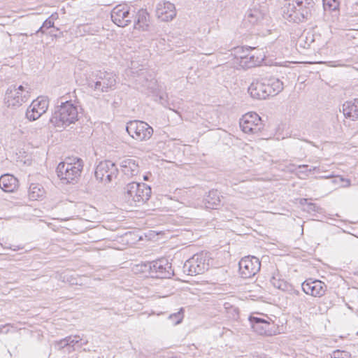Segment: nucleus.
I'll use <instances>...</instances> for the list:
<instances>
[{
	"instance_id": "nucleus-4",
	"label": "nucleus",
	"mask_w": 358,
	"mask_h": 358,
	"mask_svg": "<svg viewBox=\"0 0 358 358\" xmlns=\"http://www.w3.org/2000/svg\"><path fill=\"white\" fill-rule=\"evenodd\" d=\"M151 193L147 184L131 182L124 187V199L130 206H141L149 200Z\"/></svg>"
},
{
	"instance_id": "nucleus-45",
	"label": "nucleus",
	"mask_w": 358,
	"mask_h": 358,
	"mask_svg": "<svg viewBox=\"0 0 358 358\" xmlns=\"http://www.w3.org/2000/svg\"><path fill=\"white\" fill-rule=\"evenodd\" d=\"M172 358H175V357H172Z\"/></svg>"
},
{
	"instance_id": "nucleus-38",
	"label": "nucleus",
	"mask_w": 358,
	"mask_h": 358,
	"mask_svg": "<svg viewBox=\"0 0 358 358\" xmlns=\"http://www.w3.org/2000/svg\"><path fill=\"white\" fill-rule=\"evenodd\" d=\"M44 28H45V27H43V25H42V26H41V27H40V28L36 31V33H40V32H41V33H43H43H44V31H43V29H44Z\"/></svg>"
},
{
	"instance_id": "nucleus-43",
	"label": "nucleus",
	"mask_w": 358,
	"mask_h": 358,
	"mask_svg": "<svg viewBox=\"0 0 358 358\" xmlns=\"http://www.w3.org/2000/svg\"><path fill=\"white\" fill-rule=\"evenodd\" d=\"M143 178H144V180H148V177H147V176H144Z\"/></svg>"
},
{
	"instance_id": "nucleus-22",
	"label": "nucleus",
	"mask_w": 358,
	"mask_h": 358,
	"mask_svg": "<svg viewBox=\"0 0 358 358\" xmlns=\"http://www.w3.org/2000/svg\"><path fill=\"white\" fill-rule=\"evenodd\" d=\"M120 169L124 176L128 178L136 176L139 173L138 164L133 159H126L122 161Z\"/></svg>"
},
{
	"instance_id": "nucleus-11",
	"label": "nucleus",
	"mask_w": 358,
	"mask_h": 358,
	"mask_svg": "<svg viewBox=\"0 0 358 358\" xmlns=\"http://www.w3.org/2000/svg\"><path fill=\"white\" fill-rule=\"evenodd\" d=\"M238 266L241 277L243 278H250L259 272L261 267V262L256 257L248 256L241 259Z\"/></svg>"
},
{
	"instance_id": "nucleus-8",
	"label": "nucleus",
	"mask_w": 358,
	"mask_h": 358,
	"mask_svg": "<svg viewBox=\"0 0 358 358\" xmlns=\"http://www.w3.org/2000/svg\"><path fill=\"white\" fill-rule=\"evenodd\" d=\"M118 174L115 163L110 160L101 162L96 167L94 176L97 180L105 183L110 182Z\"/></svg>"
},
{
	"instance_id": "nucleus-34",
	"label": "nucleus",
	"mask_w": 358,
	"mask_h": 358,
	"mask_svg": "<svg viewBox=\"0 0 358 358\" xmlns=\"http://www.w3.org/2000/svg\"><path fill=\"white\" fill-rule=\"evenodd\" d=\"M55 347L58 350H62V349H64L65 348H68L67 347V343H66V337L64 338H62V339L59 340V341H55Z\"/></svg>"
},
{
	"instance_id": "nucleus-40",
	"label": "nucleus",
	"mask_w": 358,
	"mask_h": 358,
	"mask_svg": "<svg viewBox=\"0 0 358 358\" xmlns=\"http://www.w3.org/2000/svg\"><path fill=\"white\" fill-rule=\"evenodd\" d=\"M87 343H88V341H84L83 343H81V345H86V344H87Z\"/></svg>"
},
{
	"instance_id": "nucleus-17",
	"label": "nucleus",
	"mask_w": 358,
	"mask_h": 358,
	"mask_svg": "<svg viewBox=\"0 0 358 358\" xmlns=\"http://www.w3.org/2000/svg\"><path fill=\"white\" fill-rule=\"evenodd\" d=\"M267 13L265 6L255 4L248 10L245 15V21L251 25H255L264 20Z\"/></svg>"
},
{
	"instance_id": "nucleus-44",
	"label": "nucleus",
	"mask_w": 358,
	"mask_h": 358,
	"mask_svg": "<svg viewBox=\"0 0 358 358\" xmlns=\"http://www.w3.org/2000/svg\"><path fill=\"white\" fill-rule=\"evenodd\" d=\"M240 49H241V48H237V49H236V52H238V51H239V50H240Z\"/></svg>"
},
{
	"instance_id": "nucleus-24",
	"label": "nucleus",
	"mask_w": 358,
	"mask_h": 358,
	"mask_svg": "<svg viewBox=\"0 0 358 358\" xmlns=\"http://www.w3.org/2000/svg\"><path fill=\"white\" fill-rule=\"evenodd\" d=\"M150 24V15L145 9H141L136 14L134 28L143 31H148Z\"/></svg>"
},
{
	"instance_id": "nucleus-7",
	"label": "nucleus",
	"mask_w": 358,
	"mask_h": 358,
	"mask_svg": "<svg viewBox=\"0 0 358 358\" xmlns=\"http://www.w3.org/2000/svg\"><path fill=\"white\" fill-rule=\"evenodd\" d=\"M126 131L134 140H149L153 134V129L147 122L141 120H130L127 123Z\"/></svg>"
},
{
	"instance_id": "nucleus-26",
	"label": "nucleus",
	"mask_w": 358,
	"mask_h": 358,
	"mask_svg": "<svg viewBox=\"0 0 358 358\" xmlns=\"http://www.w3.org/2000/svg\"><path fill=\"white\" fill-rule=\"evenodd\" d=\"M203 203L206 208H215L220 203V193L217 190L212 189L203 199Z\"/></svg>"
},
{
	"instance_id": "nucleus-32",
	"label": "nucleus",
	"mask_w": 358,
	"mask_h": 358,
	"mask_svg": "<svg viewBox=\"0 0 358 358\" xmlns=\"http://www.w3.org/2000/svg\"><path fill=\"white\" fill-rule=\"evenodd\" d=\"M57 17V16L55 15L54 14L51 15V16H50L48 19H46L43 24V27H44L46 29H49L50 27H54V20L56 19Z\"/></svg>"
},
{
	"instance_id": "nucleus-21",
	"label": "nucleus",
	"mask_w": 358,
	"mask_h": 358,
	"mask_svg": "<svg viewBox=\"0 0 358 358\" xmlns=\"http://www.w3.org/2000/svg\"><path fill=\"white\" fill-rule=\"evenodd\" d=\"M264 85V78L254 80L248 87V92L251 96L257 99H266Z\"/></svg>"
},
{
	"instance_id": "nucleus-41",
	"label": "nucleus",
	"mask_w": 358,
	"mask_h": 358,
	"mask_svg": "<svg viewBox=\"0 0 358 358\" xmlns=\"http://www.w3.org/2000/svg\"><path fill=\"white\" fill-rule=\"evenodd\" d=\"M313 35H311V36H310V37H311L310 43H312V42H313V41H314V39L313 38Z\"/></svg>"
},
{
	"instance_id": "nucleus-3",
	"label": "nucleus",
	"mask_w": 358,
	"mask_h": 358,
	"mask_svg": "<svg viewBox=\"0 0 358 358\" xmlns=\"http://www.w3.org/2000/svg\"><path fill=\"white\" fill-rule=\"evenodd\" d=\"M83 166V161L81 159L69 157L58 164L57 173L63 183L74 184L80 177Z\"/></svg>"
},
{
	"instance_id": "nucleus-19",
	"label": "nucleus",
	"mask_w": 358,
	"mask_h": 358,
	"mask_svg": "<svg viewBox=\"0 0 358 358\" xmlns=\"http://www.w3.org/2000/svg\"><path fill=\"white\" fill-rule=\"evenodd\" d=\"M250 321L253 330L259 335L270 336L272 334L273 324L257 317H250Z\"/></svg>"
},
{
	"instance_id": "nucleus-23",
	"label": "nucleus",
	"mask_w": 358,
	"mask_h": 358,
	"mask_svg": "<svg viewBox=\"0 0 358 358\" xmlns=\"http://www.w3.org/2000/svg\"><path fill=\"white\" fill-rule=\"evenodd\" d=\"M19 187L18 180L10 174L0 177V187L5 192H14Z\"/></svg>"
},
{
	"instance_id": "nucleus-13",
	"label": "nucleus",
	"mask_w": 358,
	"mask_h": 358,
	"mask_svg": "<svg viewBox=\"0 0 358 358\" xmlns=\"http://www.w3.org/2000/svg\"><path fill=\"white\" fill-rule=\"evenodd\" d=\"M112 21L118 27L127 26L134 17V13L130 12V8L126 4L116 6L110 13Z\"/></svg>"
},
{
	"instance_id": "nucleus-12",
	"label": "nucleus",
	"mask_w": 358,
	"mask_h": 358,
	"mask_svg": "<svg viewBox=\"0 0 358 358\" xmlns=\"http://www.w3.org/2000/svg\"><path fill=\"white\" fill-rule=\"evenodd\" d=\"M208 269L206 259L202 255H194L187 260L183 265V272L189 275H196L203 273Z\"/></svg>"
},
{
	"instance_id": "nucleus-37",
	"label": "nucleus",
	"mask_w": 358,
	"mask_h": 358,
	"mask_svg": "<svg viewBox=\"0 0 358 358\" xmlns=\"http://www.w3.org/2000/svg\"><path fill=\"white\" fill-rule=\"evenodd\" d=\"M338 179H339V180H341V181H345V182H346V184L345 185V186H349V185H350V180H348V179L345 180V179H343L342 177H339V178H338Z\"/></svg>"
},
{
	"instance_id": "nucleus-36",
	"label": "nucleus",
	"mask_w": 358,
	"mask_h": 358,
	"mask_svg": "<svg viewBox=\"0 0 358 358\" xmlns=\"http://www.w3.org/2000/svg\"><path fill=\"white\" fill-rule=\"evenodd\" d=\"M342 352H340L338 350L334 352L332 358H341L342 357Z\"/></svg>"
},
{
	"instance_id": "nucleus-35",
	"label": "nucleus",
	"mask_w": 358,
	"mask_h": 358,
	"mask_svg": "<svg viewBox=\"0 0 358 358\" xmlns=\"http://www.w3.org/2000/svg\"><path fill=\"white\" fill-rule=\"evenodd\" d=\"M308 165H305V164L299 165V169H306L305 171H302V172H306V171L312 172V171H315L316 169H317V167L314 166V167H313L311 169H308Z\"/></svg>"
},
{
	"instance_id": "nucleus-10",
	"label": "nucleus",
	"mask_w": 358,
	"mask_h": 358,
	"mask_svg": "<svg viewBox=\"0 0 358 358\" xmlns=\"http://www.w3.org/2000/svg\"><path fill=\"white\" fill-rule=\"evenodd\" d=\"M240 127L246 134H258L263 129L261 117L255 113H248L240 120Z\"/></svg>"
},
{
	"instance_id": "nucleus-18",
	"label": "nucleus",
	"mask_w": 358,
	"mask_h": 358,
	"mask_svg": "<svg viewBox=\"0 0 358 358\" xmlns=\"http://www.w3.org/2000/svg\"><path fill=\"white\" fill-rule=\"evenodd\" d=\"M265 55L261 52H252L239 56V65L243 69H250L259 66L264 60Z\"/></svg>"
},
{
	"instance_id": "nucleus-15",
	"label": "nucleus",
	"mask_w": 358,
	"mask_h": 358,
	"mask_svg": "<svg viewBox=\"0 0 358 358\" xmlns=\"http://www.w3.org/2000/svg\"><path fill=\"white\" fill-rule=\"evenodd\" d=\"M156 16L164 22L172 20L176 16L175 5L170 1H161L156 6Z\"/></svg>"
},
{
	"instance_id": "nucleus-6",
	"label": "nucleus",
	"mask_w": 358,
	"mask_h": 358,
	"mask_svg": "<svg viewBox=\"0 0 358 358\" xmlns=\"http://www.w3.org/2000/svg\"><path fill=\"white\" fill-rule=\"evenodd\" d=\"M29 98V88L23 85H10L8 87L4 97L5 104L8 107L16 108L22 106Z\"/></svg>"
},
{
	"instance_id": "nucleus-31",
	"label": "nucleus",
	"mask_w": 358,
	"mask_h": 358,
	"mask_svg": "<svg viewBox=\"0 0 358 358\" xmlns=\"http://www.w3.org/2000/svg\"><path fill=\"white\" fill-rule=\"evenodd\" d=\"M183 319V312L182 308L175 313L171 314L169 317V320H170L174 325H177L180 324Z\"/></svg>"
},
{
	"instance_id": "nucleus-28",
	"label": "nucleus",
	"mask_w": 358,
	"mask_h": 358,
	"mask_svg": "<svg viewBox=\"0 0 358 358\" xmlns=\"http://www.w3.org/2000/svg\"><path fill=\"white\" fill-rule=\"evenodd\" d=\"M83 341V338L80 335H71L66 337V341L67 343L69 352H71L75 350V345H78L80 341Z\"/></svg>"
},
{
	"instance_id": "nucleus-20",
	"label": "nucleus",
	"mask_w": 358,
	"mask_h": 358,
	"mask_svg": "<svg viewBox=\"0 0 358 358\" xmlns=\"http://www.w3.org/2000/svg\"><path fill=\"white\" fill-rule=\"evenodd\" d=\"M264 85L266 97L276 95L283 89L282 83L274 77L264 78Z\"/></svg>"
},
{
	"instance_id": "nucleus-5",
	"label": "nucleus",
	"mask_w": 358,
	"mask_h": 358,
	"mask_svg": "<svg viewBox=\"0 0 358 358\" xmlns=\"http://www.w3.org/2000/svg\"><path fill=\"white\" fill-rule=\"evenodd\" d=\"M87 85L91 89L101 92H108L116 85L115 75L111 72L97 71L87 79Z\"/></svg>"
},
{
	"instance_id": "nucleus-1",
	"label": "nucleus",
	"mask_w": 358,
	"mask_h": 358,
	"mask_svg": "<svg viewBox=\"0 0 358 358\" xmlns=\"http://www.w3.org/2000/svg\"><path fill=\"white\" fill-rule=\"evenodd\" d=\"M315 5L313 0H291L284 5L282 16L289 22H305L312 17Z\"/></svg>"
},
{
	"instance_id": "nucleus-33",
	"label": "nucleus",
	"mask_w": 358,
	"mask_h": 358,
	"mask_svg": "<svg viewBox=\"0 0 358 358\" xmlns=\"http://www.w3.org/2000/svg\"><path fill=\"white\" fill-rule=\"evenodd\" d=\"M284 281V279H281L277 276H273L271 279V283L273 285V287L278 289L280 287L281 283H282Z\"/></svg>"
},
{
	"instance_id": "nucleus-2",
	"label": "nucleus",
	"mask_w": 358,
	"mask_h": 358,
	"mask_svg": "<svg viewBox=\"0 0 358 358\" xmlns=\"http://www.w3.org/2000/svg\"><path fill=\"white\" fill-rule=\"evenodd\" d=\"M78 120V106L71 101L61 102L50 118V122L61 129H66Z\"/></svg>"
},
{
	"instance_id": "nucleus-25",
	"label": "nucleus",
	"mask_w": 358,
	"mask_h": 358,
	"mask_svg": "<svg viewBox=\"0 0 358 358\" xmlns=\"http://www.w3.org/2000/svg\"><path fill=\"white\" fill-rule=\"evenodd\" d=\"M343 113L345 117L352 120L358 119V99L354 101H346L343 104Z\"/></svg>"
},
{
	"instance_id": "nucleus-14",
	"label": "nucleus",
	"mask_w": 358,
	"mask_h": 358,
	"mask_svg": "<svg viewBox=\"0 0 358 358\" xmlns=\"http://www.w3.org/2000/svg\"><path fill=\"white\" fill-rule=\"evenodd\" d=\"M48 108V100L45 97H38L34 100L26 111V117L29 121L38 120Z\"/></svg>"
},
{
	"instance_id": "nucleus-30",
	"label": "nucleus",
	"mask_w": 358,
	"mask_h": 358,
	"mask_svg": "<svg viewBox=\"0 0 358 358\" xmlns=\"http://www.w3.org/2000/svg\"><path fill=\"white\" fill-rule=\"evenodd\" d=\"M279 289H280L285 292H287L289 294H296V295L300 294L299 291L298 289H296L292 284L289 283L286 280H285L282 283H281V286L279 288Z\"/></svg>"
},
{
	"instance_id": "nucleus-27",
	"label": "nucleus",
	"mask_w": 358,
	"mask_h": 358,
	"mask_svg": "<svg viewBox=\"0 0 358 358\" xmlns=\"http://www.w3.org/2000/svg\"><path fill=\"white\" fill-rule=\"evenodd\" d=\"M45 190L41 185L38 183L31 184L29 188V197L31 200L36 201L44 196Z\"/></svg>"
},
{
	"instance_id": "nucleus-42",
	"label": "nucleus",
	"mask_w": 358,
	"mask_h": 358,
	"mask_svg": "<svg viewBox=\"0 0 358 358\" xmlns=\"http://www.w3.org/2000/svg\"><path fill=\"white\" fill-rule=\"evenodd\" d=\"M250 49H251L252 52H253L255 51V48H252V47H250Z\"/></svg>"
},
{
	"instance_id": "nucleus-29",
	"label": "nucleus",
	"mask_w": 358,
	"mask_h": 358,
	"mask_svg": "<svg viewBox=\"0 0 358 358\" xmlns=\"http://www.w3.org/2000/svg\"><path fill=\"white\" fill-rule=\"evenodd\" d=\"M324 10L338 11L340 6L338 0H322Z\"/></svg>"
},
{
	"instance_id": "nucleus-39",
	"label": "nucleus",
	"mask_w": 358,
	"mask_h": 358,
	"mask_svg": "<svg viewBox=\"0 0 358 358\" xmlns=\"http://www.w3.org/2000/svg\"><path fill=\"white\" fill-rule=\"evenodd\" d=\"M306 297L305 296H301V297H300V299H299V301H300L301 302H304V301H306Z\"/></svg>"
},
{
	"instance_id": "nucleus-9",
	"label": "nucleus",
	"mask_w": 358,
	"mask_h": 358,
	"mask_svg": "<svg viewBox=\"0 0 358 358\" xmlns=\"http://www.w3.org/2000/svg\"><path fill=\"white\" fill-rule=\"evenodd\" d=\"M148 267L152 277L157 278H170L173 275L171 264L166 259H160L145 265Z\"/></svg>"
},
{
	"instance_id": "nucleus-16",
	"label": "nucleus",
	"mask_w": 358,
	"mask_h": 358,
	"mask_svg": "<svg viewBox=\"0 0 358 358\" xmlns=\"http://www.w3.org/2000/svg\"><path fill=\"white\" fill-rule=\"evenodd\" d=\"M302 290L315 297H321L327 291V285L321 280H306L301 284Z\"/></svg>"
}]
</instances>
